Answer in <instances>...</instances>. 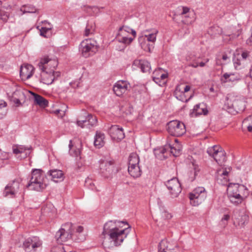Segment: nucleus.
Wrapping results in <instances>:
<instances>
[{
    "label": "nucleus",
    "mask_w": 252,
    "mask_h": 252,
    "mask_svg": "<svg viewBox=\"0 0 252 252\" xmlns=\"http://www.w3.org/2000/svg\"><path fill=\"white\" fill-rule=\"evenodd\" d=\"M45 176L43 172L38 169H34L32 170L31 177L27 188L30 189L37 191H42L46 187V184L44 182Z\"/></svg>",
    "instance_id": "obj_1"
},
{
    "label": "nucleus",
    "mask_w": 252,
    "mask_h": 252,
    "mask_svg": "<svg viewBox=\"0 0 252 252\" xmlns=\"http://www.w3.org/2000/svg\"><path fill=\"white\" fill-rule=\"evenodd\" d=\"M136 35V32L127 26H123L119 28L116 36V40L125 45L130 44Z\"/></svg>",
    "instance_id": "obj_2"
},
{
    "label": "nucleus",
    "mask_w": 252,
    "mask_h": 252,
    "mask_svg": "<svg viewBox=\"0 0 252 252\" xmlns=\"http://www.w3.org/2000/svg\"><path fill=\"white\" fill-rule=\"evenodd\" d=\"M128 226L127 228L123 229H121V228L116 229L108 235L109 239L112 246H119L121 245L130 232V226L129 225Z\"/></svg>",
    "instance_id": "obj_3"
},
{
    "label": "nucleus",
    "mask_w": 252,
    "mask_h": 252,
    "mask_svg": "<svg viewBox=\"0 0 252 252\" xmlns=\"http://www.w3.org/2000/svg\"><path fill=\"white\" fill-rule=\"evenodd\" d=\"M97 49L96 42L91 39L83 40L79 47L80 51L85 58L93 55L97 51Z\"/></svg>",
    "instance_id": "obj_4"
},
{
    "label": "nucleus",
    "mask_w": 252,
    "mask_h": 252,
    "mask_svg": "<svg viewBox=\"0 0 252 252\" xmlns=\"http://www.w3.org/2000/svg\"><path fill=\"white\" fill-rule=\"evenodd\" d=\"M207 197V192L204 188L200 187L195 188L189 194L190 204L194 206L201 204Z\"/></svg>",
    "instance_id": "obj_5"
},
{
    "label": "nucleus",
    "mask_w": 252,
    "mask_h": 252,
    "mask_svg": "<svg viewBox=\"0 0 252 252\" xmlns=\"http://www.w3.org/2000/svg\"><path fill=\"white\" fill-rule=\"evenodd\" d=\"M58 231L56 232L55 237L58 243L62 244L72 237V224L70 222L65 223Z\"/></svg>",
    "instance_id": "obj_6"
},
{
    "label": "nucleus",
    "mask_w": 252,
    "mask_h": 252,
    "mask_svg": "<svg viewBox=\"0 0 252 252\" xmlns=\"http://www.w3.org/2000/svg\"><path fill=\"white\" fill-rule=\"evenodd\" d=\"M167 131L172 136H181L186 132L185 126L178 121H172L167 124Z\"/></svg>",
    "instance_id": "obj_7"
},
{
    "label": "nucleus",
    "mask_w": 252,
    "mask_h": 252,
    "mask_svg": "<svg viewBox=\"0 0 252 252\" xmlns=\"http://www.w3.org/2000/svg\"><path fill=\"white\" fill-rule=\"evenodd\" d=\"M99 173L104 178L109 179L112 177L114 170L113 161L100 159L99 161Z\"/></svg>",
    "instance_id": "obj_8"
},
{
    "label": "nucleus",
    "mask_w": 252,
    "mask_h": 252,
    "mask_svg": "<svg viewBox=\"0 0 252 252\" xmlns=\"http://www.w3.org/2000/svg\"><path fill=\"white\" fill-rule=\"evenodd\" d=\"M207 153L213 157L215 161L220 165L226 161L225 152L219 146L215 145L207 149Z\"/></svg>",
    "instance_id": "obj_9"
},
{
    "label": "nucleus",
    "mask_w": 252,
    "mask_h": 252,
    "mask_svg": "<svg viewBox=\"0 0 252 252\" xmlns=\"http://www.w3.org/2000/svg\"><path fill=\"white\" fill-rule=\"evenodd\" d=\"M156 31L154 33L145 35V36H141L139 38V41L140 42L142 48L144 50L150 52L154 48L153 44L156 40V34L158 33Z\"/></svg>",
    "instance_id": "obj_10"
},
{
    "label": "nucleus",
    "mask_w": 252,
    "mask_h": 252,
    "mask_svg": "<svg viewBox=\"0 0 252 252\" xmlns=\"http://www.w3.org/2000/svg\"><path fill=\"white\" fill-rule=\"evenodd\" d=\"M42 244V241L39 237L32 236L25 240L23 244V247L27 252H35L37 248L41 247Z\"/></svg>",
    "instance_id": "obj_11"
},
{
    "label": "nucleus",
    "mask_w": 252,
    "mask_h": 252,
    "mask_svg": "<svg viewBox=\"0 0 252 252\" xmlns=\"http://www.w3.org/2000/svg\"><path fill=\"white\" fill-rule=\"evenodd\" d=\"M172 198L177 197L182 191L181 184L177 178H173L165 182Z\"/></svg>",
    "instance_id": "obj_12"
},
{
    "label": "nucleus",
    "mask_w": 252,
    "mask_h": 252,
    "mask_svg": "<svg viewBox=\"0 0 252 252\" xmlns=\"http://www.w3.org/2000/svg\"><path fill=\"white\" fill-rule=\"evenodd\" d=\"M20 188V182L18 180H14L8 184L5 187L3 195L4 197L8 198L15 197L19 192Z\"/></svg>",
    "instance_id": "obj_13"
},
{
    "label": "nucleus",
    "mask_w": 252,
    "mask_h": 252,
    "mask_svg": "<svg viewBox=\"0 0 252 252\" xmlns=\"http://www.w3.org/2000/svg\"><path fill=\"white\" fill-rule=\"evenodd\" d=\"M239 184H230L227 188V195L230 201L235 205L241 203L240 195L239 193Z\"/></svg>",
    "instance_id": "obj_14"
},
{
    "label": "nucleus",
    "mask_w": 252,
    "mask_h": 252,
    "mask_svg": "<svg viewBox=\"0 0 252 252\" xmlns=\"http://www.w3.org/2000/svg\"><path fill=\"white\" fill-rule=\"evenodd\" d=\"M126 224L128 225L127 222L125 221H119L117 220L108 221L104 225L102 234L103 235H108L111 232L116 230V229L122 228Z\"/></svg>",
    "instance_id": "obj_15"
},
{
    "label": "nucleus",
    "mask_w": 252,
    "mask_h": 252,
    "mask_svg": "<svg viewBox=\"0 0 252 252\" xmlns=\"http://www.w3.org/2000/svg\"><path fill=\"white\" fill-rule=\"evenodd\" d=\"M61 75L59 71H55L53 69L51 70H43L41 72V82L46 85H51Z\"/></svg>",
    "instance_id": "obj_16"
},
{
    "label": "nucleus",
    "mask_w": 252,
    "mask_h": 252,
    "mask_svg": "<svg viewBox=\"0 0 252 252\" xmlns=\"http://www.w3.org/2000/svg\"><path fill=\"white\" fill-rule=\"evenodd\" d=\"M58 65V62L55 59H50L48 56H44L40 59L38 66L40 70H51L54 69Z\"/></svg>",
    "instance_id": "obj_17"
},
{
    "label": "nucleus",
    "mask_w": 252,
    "mask_h": 252,
    "mask_svg": "<svg viewBox=\"0 0 252 252\" xmlns=\"http://www.w3.org/2000/svg\"><path fill=\"white\" fill-rule=\"evenodd\" d=\"M130 87L129 83L124 80L118 81L113 86L114 93L119 96H122Z\"/></svg>",
    "instance_id": "obj_18"
},
{
    "label": "nucleus",
    "mask_w": 252,
    "mask_h": 252,
    "mask_svg": "<svg viewBox=\"0 0 252 252\" xmlns=\"http://www.w3.org/2000/svg\"><path fill=\"white\" fill-rule=\"evenodd\" d=\"M168 77L167 73L163 72V70L161 68L156 69L153 73V80L160 86L165 85Z\"/></svg>",
    "instance_id": "obj_19"
},
{
    "label": "nucleus",
    "mask_w": 252,
    "mask_h": 252,
    "mask_svg": "<svg viewBox=\"0 0 252 252\" xmlns=\"http://www.w3.org/2000/svg\"><path fill=\"white\" fill-rule=\"evenodd\" d=\"M158 252H180V250L177 245L162 240L158 245Z\"/></svg>",
    "instance_id": "obj_20"
},
{
    "label": "nucleus",
    "mask_w": 252,
    "mask_h": 252,
    "mask_svg": "<svg viewBox=\"0 0 252 252\" xmlns=\"http://www.w3.org/2000/svg\"><path fill=\"white\" fill-rule=\"evenodd\" d=\"M241 33V30L237 29L233 26L228 27L224 29L223 31L224 40L227 39L229 37V40H233L238 37Z\"/></svg>",
    "instance_id": "obj_21"
},
{
    "label": "nucleus",
    "mask_w": 252,
    "mask_h": 252,
    "mask_svg": "<svg viewBox=\"0 0 252 252\" xmlns=\"http://www.w3.org/2000/svg\"><path fill=\"white\" fill-rule=\"evenodd\" d=\"M34 71V68L32 65L24 64L20 68V77L23 80L29 79L32 76Z\"/></svg>",
    "instance_id": "obj_22"
},
{
    "label": "nucleus",
    "mask_w": 252,
    "mask_h": 252,
    "mask_svg": "<svg viewBox=\"0 0 252 252\" xmlns=\"http://www.w3.org/2000/svg\"><path fill=\"white\" fill-rule=\"evenodd\" d=\"M109 133L114 140H122L125 138V133L122 127L118 126H112L109 130Z\"/></svg>",
    "instance_id": "obj_23"
},
{
    "label": "nucleus",
    "mask_w": 252,
    "mask_h": 252,
    "mask_svg": "<svg viewBox=\"0 0 252 252\" xmlns=\"http://www.w3.org/2000/svg\"><path fill=\"white\" fill-rule=\"evenodd\" d=\"M25 97V94L23 91L17 90L9 96V100L18 106L21 105V101L24 100Z\"/></svg>",
    "instance_id": "obj_24"
},
{
    "label": "nucleus",
    "mask_w": 252,
    "mask_h": 252,
    "mask_svg": "<svg viewBox=\"0 0 252 252\" xmlns=\"http://www.w3.org/2000/svg\"><path fill=\"white\" fill-rule=\"evenodd\" d=\"M208 110L204 103H199L194 106L193 109L190 110L189 115L191 117H196L202 114L206 115Z\"/></svg>",
    "instance_id": "obj_25"
},
{
    "label": "nucleus",
    "mask_w": 252,
    "mask_h": 252,
    "mask_svg": "<svg viewBox=\"0 0 252 252\" xmlns=\"http://www.w3.org/2000/svg\"><path fill=\"white\" fill-rule=\"evenodd\" d=\"M133 65L139 67L143 72H149L151 69L150 63L144 60H135L133 62Z\"/></svg>",
    "instance_id": "obj_26"
},
{
    "label": "nucleus",
    "mask_w": 252,
    "mask_h": 252,
    "mask_svg": "<svg viewBox=\"0 0 252 252\" xmlns=\"http://www.w3.org/2000/svg\"><path fill=\"white\" fill-rule=\"evenodd\" d=\"M97 119L95 116L92 114H89L83 120H79L77 121V125L78 126H82L83 123H86L88 122L90 124H86L87 125V128L90 129L92 127L95 126L97 124Z\"/></svg>",
    "instance_id": "obj_27"
},
{
    "label": "nucleus",
    "mask_w": 252,
    "mask_h": 252,
    "mask_svg": "<svg viewBox=\"0 0 252 252\" xmlns=\"http://www.w3.org/2000/svg\"><path fill=\"white\" fill-rule=\"evenodd\" d=\"M50 175L52 180L55 182L62 181L64 179V175L63 171L60 170L54 169L49 171Z\"/></svg>",
    "instance_id": "obj_28"
},
{
    "label": "nucleus",
    "mask_w": 252,
    "mask_h": 252,
    "mask_svg": "<svg viewBox=\"0 0 252 252\" xmlns=\"http://www.w3.org/2000/svg\"><path fill=\"white\" fill-rule=\"evenodd\" d=\"M230 170V169L228 168ZM229 171H227L226 168L222 169H219L217 171V180L222 181L221 183L222 184H225L227 183L228 181V175Z\"/></svg>",
    "instance_id": "obj_29"
},
{
    "label": "nucleus",
    "mask_w": 252,
    "mask_h": 252,
    "mask_svg": "<svg viewBox=\"0 0 252 252\" xmlns=\"http://www.w3.org/2000/svg\"><path fill=\"white\" fill-rule=\"evenodd\" d=\"M174 94L178 100L182 102H188L192 97V95H190L189 98H187L186 93L182 91L180 86L176 87Z\"/></svg>",
    "instance_id": "obj_30"
},
{
    "label": "nucleus",
    "mask_w": 252,
    "mask_h": 252,
    "mask_svg": "<svg viewBox=\"0 0 252 252\" xmlns=\"http://www.w3.org/2000/svg\"><path fill=\"white\" fill-rule=\"evenodd\" d=\"M104 134L100 132L96 131L94 136V145L97 148H100L104 144Z\"/></svg>",
    "instance_id": "obj_31"
},
{
    "label": "nucleus",
    "mask_w": 252,
    "mask_h": 252,
    "mask_svg": "<svg viewBox=\"0 0 252 252\" xmlns=\"http://www.w3.org/2000/svg\"><path fill=\"white\" fill-rule=\"evenodd\" d=\"M128 172L131 177L134 178H137L141 176L142 170L139 165L134 166H128Z\"/></svg>",
    "instance_id": "obj_32"
},
{
    "label": "nucleus",
    "mask_w": 252,
    "mask_h": 252,
    "mask_svg": "<svg viewBox=\"0 0 252 252\" xmlns=\"http://www.w3.org/2000/svg\"><path fill=\"white\" fill-rule=\"evenodd\" d=\"M32 94L34 96L35 103L43 108L48 106V102L43 97L35 93H32Z\"/></svg>",
    "instance_id": "obj_33"
},
{
    "label": "nucleus",
    "mask_w": 252,
    "mask_h": 252,
    "mask_svg": "<svg viewBox=\"0 0 252 252\" xmlns=\"http://www.w3.org/2000/svg\"><path fill=\"white\" fill-rule=\"evenodd\" d=\"M139 158L136 153L131 154L128 158V166L139 165Z\"/></svg>",
    "instance_id": "obj_34"
},
{
    "label": "nucleus",
    "mask_w": 252,
    "mask_h": 252,
    "mask_svg": "<svg viewBox=\"0 0 252 252\" xmlns=\"http://www.w3.org/2000/svg\"><path fill=\"white\" fill-rule=\"evenodd\" d=\"M239 193L240 195V198L241 203L243 198L246 197L249 195L248 189L246 186L239 184Z\"/></svg>",
    "instance_id": "obj_35"
},
{
    "label": "nucleus",
    "mask_w": 252,
    "mask_h": 252,
    "mask_svg": "<svg viewBox=\"0 0 252 252\" xmlns=\"http://www.w3.org/2000/svg\"><path fill=\"white\" fill-rule=\"evenodd\" d=\"M192 165L193 171H190L189 177V179L191 181H193L195 180L196 177L198 175V174L200 171V168L198 165L192 163Z\"/></svg>",
    "instance_id": "obj_36"
},
{
    "label": "nucleus",
    "mask_w": 252,
    "mask_h": 252,
    "mask_svg": "<svg viewBox=\"0 0 252 252\" xmlns=\"http://www.w3.org/2000/svg\"><path fill=\"white\" fill-rule=\"evenodd\" d=\"M249 220V216L246 214H243L240 217V218L237 219V222L239 226H243L248 222Z\"/></svg>",
    "instance_id": "obj_37"
},
{
    "label": "nucleus",
    "mask_w": 252,
    "mask_h": 252,
    "mask_svg": "<svg viewBox=\"0 0 252 252\" xmlns=\"http://www.w3.org/2000/svg\"><path fill=\"white\" fill-rule=\"evenodd\" d=\"M21 11L23 12V13H35L36 11V9L34 6L31 5H24L23 6L21 9Z\"/></svg>",
    "instance_id": "obj_38"
},
{
    "label": "nucleus",
    "mask_w": 252,
    "mask_h": 252,
    "mask_svg": "<svg viewBox=\"0 0 252 252\" xmlns=\"http://www.w3.org/2000/svg\"><path fill=\"white\" fill-rule=\"evenodd\" d=\"M6 106L7 103L5 101L0 100V119H2L6 113Z\"/></svg>",
    "instance_id": "obj_39"
},
{
    "label": "nucleus",
    "mask_w": 252,
    "mask_h": 252,
    "mask_svg": "<svg viewBox=\"0 0 252 252\" xmlns=\"http://www.w3.org/2000/svg\"><path fill=\"white\" fill-rule=\"evenodd\" d=\"M234 76L235 75L233 73H225L223 74L221 80L223 82H232L236 79Z\"/></svg>",
    "instance_id": "obj_40"
},
{
    "label": "nucleus",
    "mask_w": 252,
    "mask_h": 252,
    "mask_svg": "<svg viewBox=\"0 0 252 252\" xmlns=\"http://www.w3.org/2000/svg\"><path fill=\"white\" fill-rule=\"evenodd\" d=\"M73 146L72 144V141L70 140V143L69 144V147L70 148L69 150V153L70 154L74 157H78L80 155V151L79 149H76L75 150L73 151V150L71 149V147Z\"/></svg>",
    "instance_id": "obj_41"
},
{
    "label": "nucleus",
    "mask_w": 252,
    "mask_h": 252,
    "mask_svg": "<svg viewBox=\"0 0 252 252\" xmlns=\"http://www.w3.org/2000/svg\"><path fill=\"white\" fill-rule=\"evenodd\" d=\"M163 149L158 150L157 148L155 149V155L157 158L160 160H163L166 158V156L161 154L160 151H163Z\"/></svg>",
    "instance_id": "obj_42"
},
{
    "label": "nucleus",
    "mask_w": 252,
    "mask_h": 252,
    "mask_svg": "<svg viewBox=\"0 0 252 252\" xmlns=\"http://www.w3.org/2000/svg\"><path fill=\"white\" fill-rule=\"evenodd\" d=\"M233 105L235 108L240 106V108H238V110L239 111H243L245 109L244 104L243 101L238 100L235 101L233 102Z\"/></svg>",
    "instance_id": "obj_43"
},
{
    "label": "nucleus",
    "mask_w": 252,
    "mask_h": 252,
    "mask_svg": "<svg viewBox=\"0 0 252 252\" xmlns=\"http://www.w3.org/2000/svg\"><path fill=\"white\" fill-rule=\"evenodd\" d=\"M1 5V2L0 1V6ZM9 18V14L1 10H0V19L3 22H6Z\"/></svg>",
    "instance_id": "obj_44"
},
{
    "label": "nucleus",
    "mask_w": 252,
    "mask_h": 252,
    "mask_svg": "<svg viewBox=\"0 0 252 252\" xmlns=\"http://www.w3.org/2000/svg\"><path fill=\"white\" fill-rule=\"evenodd\" d=\"M51 30V28L41 27L40 29V35L45 37H47V33L50 32Z\"/></svg>",
    "instance_id": "obj_45"
},
{
    "label": "nucleus",
    "mask_w": 252,
    "mask_h": 252,
    "mask_svg": "<svg viewBox=\"0 0 252 252\" xmlns=\"http://www.w3.org/2000/svg\"><path fill=\"white\" fill-rule=\"evenodd\" d=\"M51 252H66V251L64 247L60 246L53 247Z\"/></svg>",
    "instance_id": "obj_46"
},
{
    "label": "nucleus",
    "mask_w": 252,
    "mask_h": 252,
    "mask_svg": "<svg viewBox=\"0 0 252 252\" xmlns=\"http://www.w3.org/2000/svg\"><path fill=\"white\" fill-rule=\"evenodd\" d=\"M169 147L171 150V153H172L174 156L177 157L179 155L181 152V150L179 148L176 149L173 148L170 145H169Z\"/></svg>",
    "instance_id": "obj_47"
},
{
    "label": "nucleus",
    "mask_w": 252,
    "mask_h": 252,
    "mask_svg": "<svg viewBox=\"0 0 252 252\" xmlns=\"http://www.w3.org/2000/svg\"><path fill=\"white\" fill-rule=\"evenodd\" d=\"M18 148L19 149V151L20 152V153H22L26 151H30L32 149V147H26L23 145H18Z\"/></svg>",
    "instance_id": "obj_48"
},
{
    "label": "nucleus",
    "mask_w": 252,
    "mask_h": 252,
    "mask_svg": "<svg viewBox=\"0 0 252 252\" xmlns=\"http://www.w3.org/2000/svg\"><path fill=\"white\" fill-rule=\"evenodd\" d=\"M211 30L216 32L215 33L216 34H220L222 32V29L218 26H214L212 27Z\"/></svg>",
    "instance_id": "obj_49"
},
{
    "label": "nucleus",
    "mask_w": 252,
    "mask_h": 252,
    "mask_svg": "<svg viewBox=\"0 0 252 252\" xmlns=\"http://www.w3.org/2000/svg\"><path fill=\"white\" fill-rule=\"evenodd\" d=\"M243 124H247V123H250L251 125H252V115L245 119L243 122Z\"/></svg>",
    "instance_id": "obj_50"
},
{
    "label": "nucleus",
    "mask_w": 252,
    "mask_h": 252,
    "mask_svg": "<svg viewBox=\"0 0 252 252\" xmlns=\"http://www.w3.org/2000/svg\"><path fill=\"white\" fill-rule=\"evenodd\" d=\"M92 33V30L91 29L90 27L87 25L85 31V35L89 36Z\"/></svg>",
    "instance_id": "obj_51"
},
{
    "label": "nucleus",
    "mask_w": 252,
    "mask_h": 252,
    "mask_svg": "<svg viewBox=\"0 0 252 252\" xmlns=\"http://www.w3.org/2000/svg\"><path fill=\"white\" fill-rule=\"evenodd\" d=\"M7 154L6 153L2 152L0 149V159H5L7 158Z\"/></svg>",
    "instance_id": "obj_52"
},
{
    "label": "nucleus",
    "mask_w": 252,
    "mask_h": 252,
    "mask_svg": "<svg viewBox=\"0 0 252 252\" xmlns=\"http://www.w3.org/2000/svg\"><path fill=\"white\" fill-rule=\"evenodd\" d=\"M183 11L181 12V15H185L188 14L189 12V8L187 7H182Z\"/></svg>",
    "instance_id": "obj_53"
},
{
    "label": "nucleus",
    "mask_w": 252,
    "mask_h": 252,
    "mask_svg": "<svg viewBox=\"0 0 252 252\" xmlns=\"http://www.w3.org/2000/svg\"><path fill=\"white\" fill-rule=\"evenodd\" d=\"M12 150L13 153L15 154H18L20 153L18 145L13 146Z\"/></svg>",
    "instance_id": "obj_54"
},
{
    "label": "nucleus",
    "mask_w": 252,
    "mask_h": 252,
    "mask_svg": "<svg viewBox=\"0 0 252 252\" xmlns=\"http://www.w3.org/2000/svg\"><path fill=\"white\" fill-rule=\"evenodd\" d=\"M249 52L247 51H245L242 53V57L243 59L246 60L249 56Z\"/></svg>",
    "instance_id": "obj_55"
},
{
    "label": "nucleus",
    "mask_w": 252,
    "mask_h": 252,
    "mask_svg": "<svg viewBox=\"0 0 252 252\" xmlns=\"http://www.w3.org/2000/svg\"><path fill=\"white\" fill-rule=\"evenodd\" d=\"M216 64L217 65H221L223 64L219 56L216 58Z\"/></svg>",
    "instance_id": "obj_56"
},
{
    "label": "nucleus",
    "mask_w": 252,
    "mask_h": 252,
    "mask_svg": "<svg viewBox=\"0 0 252 252\" xmlns=\"http://www.w3.org/2000/svg\"><path fill=\"white\" fill-rule=\"evenodd\" d=\"M230 218V216L228 214L224 215L223 217L221 219V221H227Z\"/></svg>",
    "instance_id": "obj_57"
},
{
    "label": "nucleus",
    "mask_w": 252,
    "mask_h": 252,
    "mask_svg": "<svg viewBox=\"0 0 252 252\" xmlns=\"http://www.w3.org/2000/svg\"><path fill=\"white\" fill-rule=\"evenodd\" d=\"M190 87L189 85H186L183 89V90H182V91H183L185 93H186L188 92H189L190 90Z\"/></svg>",
    "instance_id": "obj_58"
},
{
    "label": "nucleus",
    "mask_w": 252,
    "mask_h": 252,
    "mask_svg": "<svg viewBox=\"0 0 252 252\" xmlns=\"http://www.w3.org/2000/svg\"><path fill=\"white\" fill-rule=\"evenodd\" d=\"M247 44L250 46H252V33L251 36L247 40Z\"/></svg>",
    "instance_id": "obj_59"
},
{
    "label": "nucleus",
    "mask_w": 252,
    "mask_h": 252,
    "mask_svg": "<svg viewBox=\"0 0 252 252\" xmlns=\"http://www.w3.org/2000/svg\"><path fill=\"white\" fill-rule=\"evenodd\" d=\"M193 20H191V21H188L186 19H185V20H182V22L185 24H186V25H189V24H191L193 22Z\"/></svg>",
    "instance_id": "obj_60"
},
{
    "label": "nucleus",
    "mask_w": 252,
    "mask_h": 252,
    "mask_svg": "<svg viewBox=\"0 0 252 252\" xmlns=\"http://www.w3.org/2000/svg\"><path fill=\"white\" fill-rule=\"evenodd\" d=\"M83 227L82 226H78L77 229H76V231L77 232L79 233H81V232H83Z\"/></svg>",
    "instance_id": "obj_61"
},
{
    "label": "nucleus",
    "mask_w": 252,
    "mask_h": 252,
    "mask_svg": "<svg viewBox=\"0 0 252 252\" xmlns=\"http://www.w3.org/2000/svg\"><path fill=\"white\" fill-rule=\"evenodd\" d=\"M245 125L247 126L249 131H252V125H251L250 123H247V124Z\"/></svg>",
    "instance_id": "obj_62"
},
{
    "label": "nucleus",
    "mask_w": 252,
    "mask_h": 252,
    "mask_svg": "<svg viewBox=\"0 0 252 252\" xmlns=\"http://www.w3.org/2000/svg\"><path fill=\"white\" fill-rule=\"evenodd\" d=\"M158 150H161V149H163V150L162 151H160L161 154H162L163 155H165V153H166V149L165 148V147H160V148H157Z\"/></svg>",
    "instance_id": "obj_63"
},
{
    "label": "nucleus",
    "mask_w": 252,
    "mask_h": 252,
    "mask_svg": "<svg viewBox=\"0 0 252 252\" xmlns=\"http://www.w3.org/2000/svg\"><path fill=\"white\" fill-rule=\"evenodd\" d=\"M229 59L228 57L227 56V55L226 54H224L222 56V59L223 60V61H226L227 60H228Z\"/></svg>",
    "instance_id": "obj_64"
}]
</instances>
